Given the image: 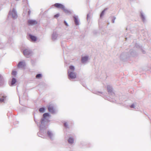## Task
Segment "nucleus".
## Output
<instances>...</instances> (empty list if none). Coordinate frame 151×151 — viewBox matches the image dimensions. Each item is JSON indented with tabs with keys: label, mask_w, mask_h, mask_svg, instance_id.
I'll use <instances>...</instances> for the list:
<instances>
[{
	"label": "nucleus",
	"mask_w": 151,
	"mask_h": 151,
	"mask_svg": "<svg viewBox=\"0 0 151 151\" xmlns=\"http://www.w3.org/2000/svg\"><path fill=\"white\" fill-rule=\"evenodd\" d=\"M135 107V106L134 104H133L130 106V107L131 108H134Z\"/></svg>",
	"instance_id": "24"
},
{
	"label": "nucleus",
	"mask_w": 151,
	"mask_h": 151,
	"mask_svg": "<svg viewBox=\"0 0 151 151\" xmlns=\"http://www.w3.org/2000/svg\"><path fill=\"white\" fill-rule=\"evenodd\" d=\"M74 21L75 23V24L76 25H79V22L78 19L76 17H74Z\"/></svg>",
	"instance_id": "12"
},
{
	"label": "nucleus",
	"mask_w": 151,
	"mask_h": 151,
	"mask_svg": "<svg viewBox=\"0 0 151 151\" xmlns=\"http://www.w3.org/2000/svg\"><path fill=\"white\" fill-rule=\"evenodd\" d=\"M88 57L87 56L83 57L82 58L81 61L82 62L84 63L87 60Z\"/></svg>",
	"instance_id": "9"
},
{
	"label": "nucleus",
	"mask_w": 151,
	"mask_h": 151,
	"mask_svg": "<svg viewBox=\"0 0 151 151\" xmlns=\"http://www.w3.org/2000/svg\"><path fill=\"white\" fill-rule=\"evenodd\" d=\"M107 90L108 92H111L112 91L111 87L109 86L107 87Z\"/></svg>",
	"instance_id": "20"
},
{
	"label": "nucleus",
	"mask_w": 151,
	"mask_h": 151,
	"mask_svg": "<svg viewBox=\"0 0 151 151\" xmlns=\"http://www.w3.org/2000/svg\"><path fill=\"white\" fill-rule=\"evenodd\" d=\"M104 14V11H103L101 13L100 15V17H101L102 16H103Z\"/></svg>",
	"instance_id": "21"
},
{
	"label": "nucleus",
	"mask_w": 151,
	"mask_h": 151,
	"mask_svg": "<svg viewBox=\"0 0 151 151\" xmlns=\"http://www.w3.org/2000/svg\"><path fill=\"white\" fill-rule=\"evenodd\" d=\"M29 36L32 41L33 42H35L37 40V38L35 36H34L31 35H29Z\"/></svg>",
	"instance_id": "6"
},
{
	"label": "nucleus",
	"mask_w": 151,
	"mask_h": 151,
	"mask_svg": "<svg viewBox=\"0 0 151 151\" xmlns=\"http://www.w3.org/2000/svg\"><path fill=\"white\" fill-rule=\"evenodd\" d=\"M17 82V81L15 78H13L12 79L11 82V85L13 86Z\"/></svg>",
	"instance_id": "11"
},
{
	"label": "nucleus",
	"mask_w": 151,
	"mask_h": 151,
	"mask_svg": "<svg viewBox=\"0 0 151 151\" xmlns=\"http://www.w3.org/2000/svg\"><path fill=\"white\" fill-rule=\"evenodd\" d=\"M49 116V114L47 113H45L43 115V117L45 118L47 116Z\"/></svg>",
	"instance_id": "15"
},
{
	"label": "nucleus",
	"mask_w": 151,
	"mask_h": 151,
	"mask_svg": "<svg viewBox=\"0 0 151 151\" xmlns=\"http://www.w3.org/2000/svg\"><path fill=\"white\" fill-rule=\"evenodd\" d=\"M2 78V77H1V75H0V80H1Z\"/></svg>",
	"instance_id": "26"
},
{
	"label": "nucleus",
	"mask_w": 151,
	"mask_h": 151,
	"mask_svg": "<svg viewBox=\"0 0 151 151\" xmlns=\"http://www.w3.org/2000/svg\"><path fill=\"white\" fill-rule=\"evenodd\" d=\"M74 139L72 137H70L68 139V142L70 143H72L74 142Z\"/></svg>",
	"instance_id": "10"
},
{
	"label": "nucleus",
	"mask_w": 151,
	"mask_h": 151,
	"mask_svg": "<svg viewBox=\"0 0 151 151\" xmlns=\"http://www.w3.org/2000/svg\"><path fill=\"white\" fill-rule=\"evenodd\" d=\"M48 110L49 111L51 112H54L53 107L50 105L49 106H48Z\"/></svg>",
	"instance_id": "8"
},
{
	"label": "nucleus",
	"mask_w": 151,
	"mask_h": 151,
	"mask_svg": "<svg viewBox=\"0 0 151 151\" xmlns=\"http://www.w3.org/2000/svg\"><path fill=\"white\" fill-rule=\"evenodd\" d=\"M45 110V108L43 107L40 108L39 110L40 112L41 113H43L44 111Z\"/></svg>",
	"instance_id": "14"
},
{
	"label": "nucleus",
	"mask_w": 151,
	"mask_h": 151,
	"mask_svg": "<svg viewBox=\"0 0 151 151\" xmlns=\"http://www.w3.org/2000/svg\"><path fill=\"white\" fill-rule=\"evenodd\" d=\"M28 14L29 15L30 14V11H29L28 12Z\"/></svg>",
	"instance_id": "27"
},
{
	"label": "nucleus",
	"mask_w": 151,
	"mask_h": 151,
	"mask_svg": "<svg viewBox=\"0 0 151 151\" xmlns=\"http://www.w3.org/2000/svg\"><path fill=\"white\" fill-rule=\"evenodd\" d=\"M114 21H113V23H114Z\"/></svg>",
	"instance_id": "28"
},
{
	"label": "nucleus",
	"mask_w": 151,
	"mask_h": 151,
	"mask_svg": "<svg viewBox=\"0 0 151 151\" xmlns=\"http://www.w3.org/2000/svg\"><path fill=\"white\" fill-rule=\"evenodd\" d=\"M55 7L62 9L65 12H68V11L65 9V6L62 4L56 3L54 5Z\"/></svg>",
	"instance_id": "1"
},
{
	"label": "nucleus",
	"mask_w": 151,
	"mask_h": 151,
	"mask_svg": "<svg viewBox=\"0 0 151 151\" xmlns=\"http://www.w3.org/2000/svg\"><path fill=\"white\" fill-rule=\"evenodd\" d=\"M64 126L66 127V128H67L68 127H67V126H68V125H67V123H64Z\"/></svg>",
	"instance_id": "23"
},
{
	"label": "nucleus",
	"mask_w": 151,
	"mask_h": 151,
	"mask_svg": "<svg viewBox=\"0 0 151 151\" xmlns=\"http://www.w3.org/2000/svg\"><path fill=\"white\" fill-rule=\"evenodd\" d=\"M68 76L71 78L74 79L76 78V74L73 72H70L69 73V72H68Z\"/></svg>",
	"instance_id": "2"
},
{
	"label": "nucleus",
	"mask_w": 151,
	"mask_h": 151,
	"mask_svg": "<svg viewBox=\"0 0 151 151\" xmlns=\"http://www.w3.org/2000/svg\"><path fill=\"white\" fill-rule=\"evenodd\" d=\"M59 14H57L54 16V17L55 18H57V17H59Z\"/></svg>",
	"instance_id": "22"
},
{
	"label": "nucleus",
	"mask_w": 151,
	"mask_h": 151,
	"mask_svg": "<svg viewBox=\"0 0 151 151\" xmlns=\"http://www.w3.org/2000/svg\"><path fill=\"white\" fill-rule=\"evenodd\" d=\"M17 73V72L14 70L13 71L12 73V75L14 76H15L16 75Z\"/></svg>",
	"instance_id": "16"
},
{
	"label": "nucleus",
	"mask_w": 151,
	"mask_h": 151,
	"mask_svg": "<svg viewBox=\"0 0 151 151\" xmlns=\"http://www.w3.org/2000/svg\"><path fill=\"white\" fill-rule=\"evenodd\" d=\"M69 68H70V69L72 71H74L75 69L74 67L72 65L70 66L69 67Z\"/></svg>",
	"instance_id": "17"
},
{
	"label": "nucleus",
	"mask_w": 151,
	"mask_h": 151,
	"mask_svg": "<svg viewBox=\"0 0 151 151\" xmlns=\"http://www.w3.org/2000/svg\"><path fill=\"white\" fill-rule=\"evenodd\" d=\"M64 23L67 26H68L67 23H66V22L65 21H64Z\"/></svg>",
	"instance_id": "25"
},
{
	"label": "nucleus",
	"mask_w": 151,
	"mask_h": 151,
	"mask_svg": "<svg viewBox=\"0 0 151 151\" xmlns=\"http://www.w3.org/2000/svg\"><path fill=\"white\" fill-rule=\"evenodd\" d=\"M41 77H42L41 75L40 74H37L36 76V78H41Z\"/></svg>",
	"instance_id": "19"
},
{
	"label": "nucleus",
	"mask_w": 151,
	"mask_h": 151,
	"mask_svg": "<svg viewBox=\"0 0 151 151\" xmlns=\"http://www.w3.org/2000/svg\"><path fill=\"white\" fill-rule=\"evenodd\" d=\"M12 18L14 19H16L17 17V14L14 10L12 11Z\"/></svg>",
	"instance_id": "4"
},
{
	"label": "nucleus",
	"mask_w": 151,
	"mask_h": 151,
	"mask_svg": "<svg viewBox=\"0 0 151 151\" xmlns=\"http://www.w3.org/2000/svg\"><path fill=\"white\" fill-rule=\"evenodd\" d=\"M24 63L22 62H20L18 64V67H22L24 65Z\"/></svg>",
	"instance_id": "13"
},
{
	"label": "nucleus",
	"mask_w": 151,
	"mask_h": 151,
	"mask_svg": "<svg viewBox=\"0 0 151 151\" xmlns=\"http://www.w3.org/2000/svg\"><path fill=\"white\" fill-rule=\"evenodd\" d=\"M23 53L25 56L29 55L31 53V52L29 50L27 49H26L24 50Z\"/></svg>",
	"instance_id": "5"
},
{
	"label": "nucleus",
	"mask_w": 151,
	"mask_h": 151,
	"mask_svg": "<svg viewBox=\"0 0 151 151\" xmlns=\"http://www.w3.org/2000/svg\"><path fill=\"white\" fill-rule=\"evenodd\" d=\"M6 97L3 96V95H0V103L3 102L5 100Z\"/></svg>",
	"instance_id": "7"
},
{
	"label": "nucleus",
	"mask_w": 151,
	"mask_h": 151,
	"mask_svg": "<svg viewBox=\"0 0 151 151\" xmlns=\"http://www.w3.org/2000/svg\"><path fill=\"white\" fill-rule=\"evenodd\" d=\"M47 135H48V136L50 137H51L52 136V133L50 131H48Z\"/></svg>",
	"instance_id": "18"
},
{
	"label": "nucleus",
	"mask_w": 151,
	"mask_h": 151,
	"mask_svg": "<svg viewBox=\"0 0 151 151\" xmlns=\"http://www.w3.org/2000/svg\"><path fill=\"white\" fill-rule=\"evenodd\" d=\"M28 22L29 25H33L36 24L37 23V22L36 21L32 20H29Z\"/></svg>",
	"instance_id": "3"
}]
</instances>
